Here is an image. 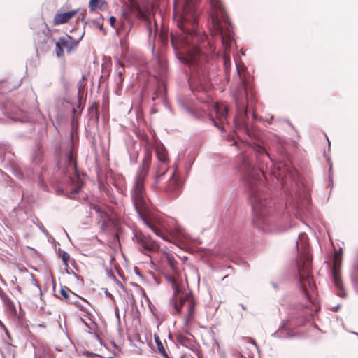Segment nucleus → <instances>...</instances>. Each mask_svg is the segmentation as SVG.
Segmentation results:
<instances>
[{"label":"nucleus","instance_id":"obj_1","mask_svg":"<svg viewBox=\"0 0 358 358\" xmlns=\"http://www.w3.org/2000/svg\"><path fill=\"white\" fill-rule=\"evenodd\" d=\"M197 17L194 1L185 0L178 20L182 33L171 34V36L173 48L185 55L189 64L196 65L199 73L203 71V64L214 57L215 48L210 42L205 43L206 36L197 31Z\"/></svg>","mask_w":358,"mask_h":358},{"label":"nucleus","instance_id":"obj_2","mask_svg":"<svg viewBox=\"0 0 358 358\" xmlns=\"http://www.w3.org/2000/svg\"><path fill=\"white\" fill-rule=\"evenodd\" d=\"M239 170L250 195L254 224L265 232L277 231L275 219L271 215V201L264 192L259 191L263 172L255 167L246 155L241 157Z\"/></svg>","mask_w":358,"mask_h":358},{"label":"nucleus","instance_id":"obj_3","mask_svg":"<svg viewBox=\"0 0 358 358\" xmlns=\"http://www.w3.org/2000/svg\"><path fill=\"white\" fill-rule=\"evenodd\" d=\"M152 161V152L146 148L141 166L134 178L131 196L135 209L143 223L156 235L166 240L162 229L160 220L150 210L149 200L146 196L145 181L148 176Z\"/></svg>","mask_w":358,"mask_h":358},{"label":"nucleus","instance_id":"obj_4","mask_svg":"<svg viewBox=\"0 0 358 358\" xmlns=\"http://www.w3.org/2000/svg\"><path fill=\"white\" fill-rule=\"evenodd\" d=\"M211 10L210 31L212 36H219L225 52L223 55L224 68L226 71L230 66V57L227 53V49L231 46L234 40L232 25L220 0H210Z\"/></svg>","mask_w":358,"mask_h":358},{"label":"nucleus","instance_id":"obj_5","mask_svg":"<svg viewBox=\"0 0 358 358\" xmlns=\"http://www.w3.org/2000/svg\"><path fill=\"white\" fill-rule=\"evenodd\" d=\"M165 262L169 266L173 275L166 276L167 280L173 289V304L176 313H180L183 306L187 307V320L191 321L194 316L196 302L193 296L190 293L183 292L181 290L178 279L176 276L178 273V262L175 259L173 255L166 251H162Z\"/></svg>","mask_w":358,"mask_h":358},{"label":"nucleus","instance_id":"obj_6","mask_svg":"<svg viewBox=\"0 0 358 358\" xmlns=\"http://www.w3.org/2000/svg\"><path fill=\"white\" fill-rule=\"evenodd\" d=\"M299 238L305 243L298 247L299 260L298 262V272L299 283L305 296L309 298V291H314L315 283L312 277L311 256L308 250L306 243L307 236L303 234L299 235Z\"/></svg>","mask_w":358,"mask_h":358},{"label":"nucleus","instance_id":"obj_7","mask_svg":"<svg viewBox=\"0 0 358 358\" xmlns=\"http://www.w3.org/2000/svg\"><path fill=\"white\" fill-rule=\"evenodd\" d=\"M238 72L245 90L248 105L246 106L244 101L239 100L237 96H235L234 99L238 113L240 115L247 116L248 106L254 107L257 101L255 93L252 90L253 78L248 73L242 74L239 71Z\"/></svg>","mask_w":358,"mask_h":358},{"label":"nucleus","instance_id":"obj_8","mask_svg":"<svg viewBox=\"0 0 358 358\" xmlns=\"http://www.w3.org/2000/svg\"><path fill=\"white\" fill-rule=\"evenodd\" d=\"M133 240L138 245L140 250L145 255L159 253L164 250L157 241H155L149 234H146L141 230L135 229L134 231Z\"/></svg>","mask_w":358,"mask_h":358},{"label":"nucleus","instance_id":"obj_9","mask_svg":"<svg viewBox=\"0 0 358 358\" xmlns=\"http://www.w3.org/2000/svg\"><path fill=\"white\" fill-rule=\"evenodd\" d=\"M342 263V252L337 251L334 256L332 266V279L334 286L337 291V294L341 297H345L346 292L344 289L343 282L341 278V266Z\"/></svg>","mask_w":358,"mask_h":358},{"label":"nucleus","instance_id":"obj_10","mask_svg":"<svg viewBox=\"0 0 358 358\" xmlns=\"http://www.w3.org/2000/svg\"><path fill=\"white\" fill-rule=\"evenodd\" d=\"M181 180L176 170H175L169 181L164 185L160 192H163L170 196L175 197L181 192Z\"/></svg>","mask_w":358,"mask_h":358},{"label":"nucleus","instance_id":"obj_11","mask_svg":"<svg viewBox=\"0 0 358 358\" xmlns=\"http://www.w3.org/2000/svg\"><path fill=\"white\" fill-rule=\"evenodd\" d=\"M176 341L180 345L191 350L193 352H199V344L195 341L194 336L187 331L185 333H179L176 336Z\"/></svg>","mask_w":358,"mask_h":358},{"label":"nucleus","instance_id":"obj_12","mask_svg":"<svg viewBox=\"0 0 358 358\" xmlns=\"http://www.w3.org/2000/svg\"><path fill=\"white\" fill-rule=\"evenodd\" d=\"M169 170V166L162 164L160 166H155L153 169L154 179L152 183V187L160 192L164 185L162 184L164 177Z\"/></svg>","mask_w":358,"mask_h":358},{"label":"nucleus","instance_id":"obj_13","mask_svg":"<svg viewBox=\"0 0 358 358\" xmlns=\"http://www.w3.org/2000/svg\"><path fill=\"white\" fill-rule=\"evenodd\" d=\"M215 110L216 113V117L217 120L219 121V124L220 125H218L217 122L213 120L215 122V124L220 128L222 130L224 129L223 125L226 123H228V110L229 107L228 106L224 103H217L215 105Z\"/></svg>","mask_w":358,"mask_h":358},{"label":"nucleus","instance_id":"obj_14","mask_svg":"<svg viewBox=\"0 0 358 358\" xmlns=\"http://www.w3.org/2000/svg\"><path fill=\"white\" fill-rule=\"evenodd\" d=\"M78 10H71L63 13H57L53 19L55 25H59L69 22L78 13Z\"/></svg>","mask_w":358,"mask_h":358},{"label":"nucleus","instance_id":"obj_15","mask_svg":"<svg viewBox=\"0 0 358 358\" xmlns=\"http://www.w3.org/2000/svg\"><path fill=\"white\" fill-rule=\"evenodd\" d=\"M82 38L83 35L78 39H75L71 36L67 35L66 37L59 38V43L63 45L68 52H71L78 46Z\"/></svg>","mask_w":358,"mask_h":358},{"label":"nucleus","instance_id":"obj_16","mask_svg":"<svg viewBox=\"0 0 358 358\" xmlns=\"http://www.w3.org/2000/svg\"><path fill=\"white\" fill-rule=\"evenodd\" d=\"M279 176L286 178L287 176H294V170L291 166L289 162H280L278 164Z\"/></svg>","mask_w":358,"mask_h":358},{"label":"nucleus","instance_id":"obj_17","mask_svg":"<svg viewBox=\"0 0 358 358\" xmlns=\"http://www.w3.org/2000/svg\"><path fill=\"white\" fill-rule=\"evenodd\" d=\"M167 151L163 146H157L156 148V156L158 160V162L155 166H160L162 164L169 166V160L168 158Z\"/></svg>","mask_w":358,"mask_h":358},{"label":"nucleus","instance_id":"obj_18","mask_svg":"<svg viewBox=\"0 0 358 358\" xmlns=\"http://www.w3.org/2000/svg\"><path fill=\"white\" fill-rule=\"evenodd\" d=\"M35 358H55L48 346L38 345L35 350Z\"/></svg>","mask_w":358,"mask_h":358},{"label":"nucleus","instance_id":"obj_19","mask_svg":"<svg viewBox=\"0 0 358 358\" xmlns=\"http://www.w3.org/2000/svg\"><path fill=\"white\" fill-rule=\"evenodd\" d=\"M88 7L92 12L97 10H104L108 8V4L106 0H90Z\"/></svg>","mask_w":358,"mask_h":358},{"label":"nucleus","instance_id":"obj_20","mask_svg":"<svg viewBox=\"0 0 358 358\" xmlns=\"http://www.w3.org/2000/svg\"><path fill=\"white\" fill-rule=\"evenodd\" d=\"M3 302L4 303V306L7 308V310L13 315L17 314V310L15 308V306L14 303L12 301V300L7 296V295H3Z\"/></svg>","mask_w":358,"mask_h":358},{"label":"nucleus","instance_id":"obj_21","mask_svg":"<svg viewBox=\"0 0 358 358\" xmlns=\"http://www.w3.org/2000/svg\"><path fill=\"white\" fill-rule=\"evenodd\" d=\"M59 294L62 295L63 299L68 302H71V296H76V295L67 287H62L59 290Z\"/></svg>","mask_w":358,"mask_h":358},{"label":"nucleus","instance_id":"obj_22","mask_svg":"<svg viewBox=\"0 0 358 358\" xmlns=\"http://www.w3.org/2000/svg\"><path fill=\"white\" fill-rule=\"evenodd\" d=\"M155 341L157 344V350L159 353L164 358H169L168 353L166 352L165 348L164 347L160 338L158 336L155 335Z\"/></svg>","mask_w":358,"mask_h":358},{"label":"nucleus","instance_id":"obj_23","mask_svg":"<svg viewBox=\"0 0 358 358\" xmlns=\"http://www.w3.org/2000/svg\"><path fill=\"white\" fill-rule=\"evenodd\" d=\"M156 71L159 77L163 78L165 76L167 71V64L166 62L159 61Z\"/></svg>","mask_w":358,"mask_h":358},{"label":"nucleus","instance_id":"obj_24","mask_svg":"<svg viewBox=\"0 0 358 358\" xmlns=\"http://www.w3.org/2000/svg\"><path fill=\"white\" fill-rule=\"evenodd\" d=\"M59 256L66 266H68L69 263H70L71 265L76 264L74 259L71 258L69 254L65 251L62 252Z\"/></svg>","mask_w":358,"mask_h":358},{"label":"nucleus","instance_id":"obj_25","mask_svg":"<svg viewBox=\"0 0 358 358\" xmlns=\"http://www.w3.org/2000/svg\"><path fill=\"white\" fill-rule=\"evenodd\" d=\"M64 46L61 43H59V38L55 44V54L59 58L64 57Z\"/></svg>","mask_w":358,"mask_h":358},{"label":"nucleus","instance_id":"obj_26","mask_svg":"<svg viewBox=\"0 0 358 358\" xmlns=\"http://www.w3.org/2000/svg\"><path fill=\"white\" fill-rule=\"evenodd\" d=\"M99 104L97 103H93L91 106L89 108V115L91 116V117H93L94 116L98 117L99 116Z\"/></svg>","mask_w":358,"mask_h":358},{"label":"nucleus","instance_id":"obj_27","mask_svg":"<svg viewBox=\"0 0 358 358\" xmlns=\"http://www.w3.org/2000/svg\"><path fill=\"white\" fill-rule=\"evenodd\" d=\"M199 82L201 84V90H206L210 87V85L208 83V78L206 76H203L202 78H199Z\"/></svg>","mask_w":358,"mask_h":358},{"label":"nucleus","instance_id":"obj_28","mask_svg":"<svg viewBox=\"0 0 358 358\" xmlns=\"http://www.w3.org/2000/svg\"><path fill=\"white\" fill-rule=\"evenodd\" d=\"M83 82L80 83L78 90V96L79 98V100L80 101L82 95L85 92V84L84 83V81L85 80V77L83 76L82 77Z\"/></svg>","mask_w":358,"mask_h":358},{"label":"nucleus","instance_id":"obj_29","mask_svg":"<svg viewBox=\"0 0 358 358\" xmlns=\"http://www.w3.org/2000/svg\"><path fill=\"white\" fill-rule=\"evenodd\" d=\"M68 159H69V166H71L75 171H76V168H77L76 159L72 152H71L69 155Z\"/></svg>","mask_w":358,"mask_h":358},{"label":"nucleus","instance_id":"obj_30","mask_svg":"<svg viewBox=\"0 0 358 358\" xmlns=\"http://www.w3.org/2000/svg\"><path fill=\"white\" fill-rule=\"evenodd\" d=\"M256 152L258 153V155H266L268 156V153L266 152V151L265 150L264 148H262L261 147H257L256 148Z\"/></svg>","mask_w":358,"mask_h":358},{"label":"nucleus","instance_id":"obj_31","mask_svg":"<svg viewBox=\"0 0 358 358\" xmlns=\"http://www.w3.org/2000/svg\"><path fill=\"white\" fill-rule=\"evenodd\" d=\"M110 24L112 27L115 28L116 18L114 16H110L109 18Z\"/></svg>","mask_w":358,"mask_h":358},{"label":"nucleus","instance_id":"obj_32","mask_svg":"<svg viewBox=\"0 0 358 358\" xmlns=\"http://www.w3.org/2000/svg\"><path fill=\"white\" fill-rule=\"evenodd\" d=\"M234 124H235V127L237 129H241V128L245 127L243 123L238 122L237 120H234Z\"/></svg>","mask_w":358,"mask_h":358},{"label":"nucleus","instance_id":"obj_33","mask_svg":"<svg viewBox=\"0 0 358 358\" xmlns=\"http://www.w3.org/2000/svg\"><path fill=\"white\" fill-rule=\"evenodd\" d=\"M0 327L4 329V331H6V334L9 336H10V334H9V331H8V329H6V327H5L4 324L0 320Z\"/></svg>","mask_w":358,"mask_h":358},{"label":"nucleus","instance_id":"obj_34","mask_svg":"<svg viewBox=\"0 0 358 358\" xmlns=\"http://www.w3.org/2000/svg\"><path fill=\"white\" fill-rule=\"evenodd\" d=\"M248 341H249L250 343H251L254 344L255 345H257V343H256V341H255V339H253L252 338L249 337V338H248Z\"/></svg>","mask_w":358,"mask_h":358},{"label":"nucleus","instance_id":"obj_35","mask_svg":"<svg viewBox=\"0 0 358 358\" xmlns=\"http://www.w3.org/2000/svg\"><path fill=\"white\" fill-rule=\"evenodd\" d=\"M3 295H6V294L3 292V291L0 288V297H1V300H3V296H2Z\"/></svg>","mask_w":358,"mask_h":358},{"label":"nucleus","instance_id":"obj_36","mask_svg":"<svg viewBox=\"0 0 358 358\" xmlns=\"http://www.w3.org/2000/svg\"><path fill=\"white\" fill-rule=\"evenodd\" d=\"M355 278V280H358V264H357V274H356Z\"/></svg>","mask_w":358,"mask_h":358},{"label":"nucleus","instance_id":"obj_37","mask_svg":"<svg viewBox=\"0 0 358 358\" xmlns=\"http://www.w3.org/2000/svg\"><path fill=\"white\" fill-rule=\"evenodd\" d=\"M355 287H356V288H357V289L358 291V280H355Z\"/></svg>","mask_w":358,"mask_h":358},{"label":"nucleus","instance_id":"obj_38","mask_svg":"<svg viewBox=\"0 0 358 358\" xmlns=\"http://www.w3.org/2000/svg\"><path fill=\"white\" fill-rule=\"evenodd\" d=\"M252 117L253 118H256V113L254 111L252 113Z\"/></svg>","mask_w":358,"mask_h":358},{"label":"nucleus","instance_id":"obj_39","mask_svg":"<svg viewBox=\"0 0 358 358\" xmlns=\"http://www.w3.org/2000/svg\"><path fill=\"white\" fill-rule=\"evenodd\" d=\"M78 191H79V189H78V188H76V189H75V191H74V192H75V193H78Z\"/></svg>","mask_w":358,"mask_h":358},{"label":"nucleus","instance_id":"obj_40","mask_svg":"<svg viewBox=\"0 0 358 358\" xmlns=\"http://www.w3.org/2000/svg\"><path fill=\"white\" fill-rule=\"evenodd\" d=\"M42 34L44 35V37H45V36H46V34H45V31H43V33H42Z\"/></svg>","mask_w":358,"mask_h":358},{"label":"nucleus","instance_id":"obj_41","mask_svg":"<svg viewBox=\"0 0 358 358\" xmlns=\"http://www.w3.org/2000/svg\"><path fill=\"white\" fill-rule=\"evenodd\" d=\"M39 42H40V43H44V42H45V38H43V41H39Z\"/></svg>","mask_w":358,"mask_h":358}]
</instances>
